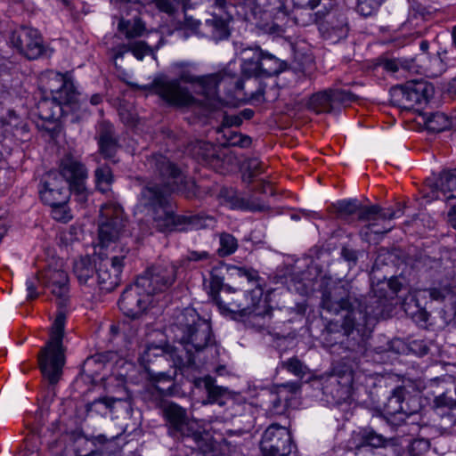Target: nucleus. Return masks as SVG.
<instances>
[{
  "label": "nucleus",
  "mask_w": 456,
  "mask_h": 456,
  "mask_svg": "<svg viewBox=\"0 0 456 456\" xmlns=\"http://www.w3.org/2000/svg\"><path fill=\"white\" fill-rule=\"evenodd\" d=\"M421 73L427 77H436L445 69V65L439 56L428 57L426 62H419Z\"/></svg>",
  "instance_id": "43"
},
{
  "label": "nucleus",
  "mask_w": 456,
  "mask_h": 456,
  "mask_svg": "<svg viewBox=\"0 0 456 456\" xmlns=\"http://www.w3.org/2000/svg\"><path fill=\"white\" fill-rule=\"evenodd\" d=\"M260 65H262L263 77L278 75L284 69V63L280 59L263 50Z\"/></svg>",
  "instance_id": "38"
},
{
  "label": "nucleus",
  "mask_w": 456,
  "mask_h": 456,
  "mask_svg": "<svg viewBox=\"0 0 456 456\" xmlns=\"http://www.w3.org/2000/svg\"><path fill=\"white\" fill-rule=\"evenodd\" d=\"M379 449H382L380 456H403L404 452V447L398 437L387 438Z\"/></svg>",
  "instance_id": "47"
},
{
  "label": "nucleus",
  "mask_w": 456,
  "mask_h": 456,
  "mask_svg": "<svg viewBox=\"0 0 456 456\" xmlns=\"http://www.w3.org/2000/svg\"><path fill=\"white\" fill-rule=\"evenodd\" d=\"M227 269L225 266H215L209 274L208 285L205 280V286L208 289V295L212 297L219 310L224 314H239L241 315L245 311H248L250 304L251 289H248L243 295L244 300H241L242 295L236 294L235 290L229 285L224 283Z\"/></svg>",
  "instance_id": "7"
},
{
  "label": "nucleus",
  "mask_w": 456,
  "mask_h": 456,
  "mask_svg": "<svg viewBox=\"0 0 456 456\" xmlns=\"http://www.w3.org/2000/svg\"><path fill=\"white\" fill-rule=\"evenodd\" d=\"M440 318L446 326L456 327V303L444 304L440 311Z\"/></svg>",
  "instance_id": "52"
},
{
  "label": "nucleus",
  "mask_w": 456,
  "mask_h": 456,
  "mask_svg": "<svg viewBox=\"0 0 456 456\" xmlns=\"http://www.w3.org/2000/svg\"><path fill=\"white\" fill-rule=\"evenodd\" d=\"M297 383H283L268 392L266 411L272 415L283 414L288 408L289 399L297 392Z\"/></svg>",
  "instance_id": "23"
},
{
  "label": "nucleus",
  "mask_w": 456,
  "mask_h": 456,
  "mask_svg": "<svg viewBox=\"0 0 456 456\" xmlns=\"http://www.w3.org/2000/svg\"><path fill=\"white\" fill-rule=\"evenodd\" d=\"M434 406L444 428L456 426V387L453 393L446 391L436 396Z\"/></svg>",
  "instance_id": "24"
},
{
  "label": "nucleus",
  "mask_w": 456,
  "mask_h": 456,
  "mask_svg": "<svg viewBox=\"0 0 456 456\" xmlns=\"http://www.w3.org/2000/svg\"><path fill=\"white\" fill-rule=\"evenodd\" d=\"M176 354H180L179 347L175 346L166 345L162 346H149L147 349L144 351V360L147 362H151L152 357H159L164 360H171L173 362V366L176 368H185V366L181 365L178 362H176Z\"/></svg>",
  "instance_id": "32"
},
{
  "label": "nucleus",
  "mask_w": 456,
  "mask_h": 456,
  "mask_svg": "<svg viewBox=\"0 0 456 456\" xmlns=\"http://www.w3.org/2000/svg\"><path fill=\"white\" fill-rule=\"evenodd\" d=\"M96 187L102 192L110 191V185L113 183V175L111 169L108 166H102L96 168L94 171Z\"/></svg>",
  "instance_id": "44"
},
{
  "label": "nucleus",
  "mask_w": 456,
  "mask_h": 456,
  "mask_svg": "<svg viewBox=\"0 0 456 456\" xmlns=\"http://www.w3.org/2000/svg\"><path fill=\"white\" fill-rule=\"evenodd\" d=\"M426 128L432 133H440L447 129L451 122L448 117L442 112L425 113L423 115Z\"/></svg>",
  "instance_id": "37"
},
{
  "label": "nucleus",
  "mask_w": 456,
  "mask_h": 456,
  "mask_svg": "<svg viewBox=\"0 0 456 456\" xmlns=\"http://www.w3.org/2000/svg\"><path fill=\"white\" fill-rule=\"evenodd\" d=\"M126 220L122 208L112 202L106 203L100 209L98 238L101 250L108 248L110 243L128 236L126 229Z\"/></svg>",
  "instance_id": "9"
},
{
  "label": "nucleus",
  "mask_w": 456,
  "mask_h": 456,
  "mask_svg": "<svg viewBox=\"0 0 456 456\" xmlns=\"http://www.w3.org/2000/svg\"><path fill=\"white\" fill-rule=\"evenodd\" d=\"M49 206L52 208V216L55 220L65 223L71 219L67 203Z\"/></svg>",
  "instance_id": "58"
},
{
  "label": "nucleus",
  "mask_w": 456,
  "mask_h": 456,
  "mask_svg": "<svg viewBox=\"0 0 456 456\" xmlns=\"http://www.w3.org/2000/svg\"><path fill=\"white\" fill-rule=\"evenodd\" d=\"M130 52V44H121V45H117L115 48H113V53H114V58L117 60V59H119V58H123L125 53Z\"/></svg>",
  "instance_id": "64"
},
{
  "label": "nucleus",
  "mask_w": 456,
  "mask_h": 456,
  "mask_svg": "<svg viewBox=\"0 0 456 456\" xmlns=\"http://www.w3.org/2000/svg\"><path fill=\"white\" fill-rule=\"evenodd\" d=\"M405 313L417 322H427L429 314L419 305L416 295H409L403 302Z\"/></svg>",
  "instance_id": "36"
},
{
  "label": "nucleus",
  "mask_w": 456,
  "mask_h": 456,
  "mask_svg": "<svg viewBox=\"0 0 456 456\" xmlns=\"http://www.w3.org/2000/svg\"><path fill=\"white\" fill-rule=\"evenodd\" d=\"M260 449L263 456H294L296 447L287 428L272 424L262 435Z\"/></svg>",
  "instance_id": "14"
},
{
  "label": "nucleus",
  "mask_w": 456,
  "mask_h": 456,
  "mask_svg": "<svg viewBox=\"0 0 456 456\" xmlns=\"http://www.w3.org/2000/svg\"><path fill=\"white\" fill-rule=\"evenodd\" d=\"M130 52L139 61H142L145 55H154L153 50L143 41H137L130 44Z\"/></svg>",
  "instance_id": "54"
},
{
  "label": "nucleus",
  "mask_w": 456,
  "mask_h": 456,
  "mask_svg": "<svg viewBox=\"0 0 456 456\" xmlns=\"http://www.w3.org/2000/svg\"><path fill=\"white\" fill-rule=\"evenodd\" d=\"M293 2L299 8L314 10L320 4L321 0H293Z\"/></svg>",
  "instance_id": "62"
},
{
  "label": "nucleus",
  "mask_w": 456,
  "mask_h": 456,
  "mask_svg": "<svg viewBox=\"0 0 456 456\" xmlns=\"http://www.w3.org/2000/svg\"><path fill=\"white\" fill-rule=\"evenodd\" d=\"M410 456H436L430 449V442L425 438L414 439L409 445Z\"/></svg>",
  "instance_id": "46"
},
{
  "label": "nucleus",
  "mask_w": 456,
  "mask_h": 456,
  "mask_svg": "<svg viewBox=\"0 0 456 456\" xmlns=\"http://www.w3.org/2000/svg\"><path fill=\"white\" fill-rule=\"evenodd\" d=\"M232 270L233 274L255 286L249 292L248 311H245L240 316L247 317L245 322L252 329L256 330L268 329L272 318V308L268 305L266 299L263 298L264 291L258 284L257 272L245 267H233Z\"/></svg>",
  "instance_id": "8"
},
{
  "label": "nucleus",
  "mask_w": 456,
  "mask_h": 456,
  "mask_svg": "<svg viewBox=\"0 0 456 456\" xmlns=\"http://www.w3.org/2000/svg\"><path fill=\"white\" fill-rule=\"evenodd\" d=\"M116 248L117 246L112 248L110 252L100 250L98 254L96 262L97 286L102 291H112L120 282L126 253L117 255Z\"/></svg>",
  "instance_id": "11"
},
{
  "label": "nucleus",
  "mask_w": 456,
  "mask_h": 456,
  "mask_svg": "<svg viewBox=\"0 0 456 456\" xmlns=\"http://www.w3.org/2000/svg\"><path fill=\"white\" fill-rule=\"evenodd\" d=\"M330 91L335 110L340 106H346L357 100V96L350 91L332 88H330Z\"/></svg>",
  "instance_id": "48"
},
{
  "label": "nucleus",
  "mask_w": 456,
  "mask_h": 456,
  "mask_svg": "<svg viewBox=\"0 0 456 456\" xmlns=\"http://www.w3.org/2000/svg\"><path fill=\"white\" fill-rule=\"evenodd\" d=\"M232 208L238 209H248V210H262L263 208L258 204L250 203L248 200L235 197L232 201Z\"/></svg>",
  "instance_id": "59"
},
{
  "label": "nucleus",
  "mask_w": 456,
  "mask_h": 456,
  "mask_svg": "<svg viewBox=\"0 0 456 456\" xmlns=\"http://www.w3.org/2000/svg\"><path fill=\"white\" fill-rule=\"evenodd\" d=\"M120 401L113 397H102L94 400L88 407V411L92 412L107 415L108 412L112 411L113 404Z\"/></svg>",
  "instance_id": "49"
},
{
  "label": "nucleus",
  "mask_w": 456,
  "mask_h": 456,
  "mask_svg": "<svg viewBox=\"0 0 456 456\" xmlns=\"http://www.w3.org/2000/svg\"><path fill=\"white\" fill-rule=\"evenodd\" d=\"M40 85L44 92H49L52 96H63L65 101L70 102H86L78 99L73 82L67 74L48 70L41 75Z\"/></svg>",
  "instance_id": "18"
},
{
  "label": "nucleus",
  "mask_w": 456,
  "mask_h": 456,
  "mask_svg": "<svg viewBox=\"0 0 456 456\" xmlns=\"http://www.w3.org/2000/svg\"><path fill=\"white\" fill-rule=\"evenodd\" d=\"M71 192L56 172L47 174L39 188L40 198L47 205L67 203Z\"/></svg>",
  "instance_id": "20"
},
{
  "label": "nucleus",
  "mask_w": 456,
  "mask_h": 456,
  "mask_svg": "<svg viewBox=\"0 0 456 456\" xmlns=\"http://www.w3.org/2000/svg\"><path fill=\"white\" fill-rule=\"evenodd\" d=\"M238 248V240L231 233L222 232L219 235V248L217 254L219 256H227L233 254Z\"/></svg>",
  "instance_id": "45"
},
{
  "label": "nucleus",
  "mask_w": 456,
  "mask_h": 456,
  "mask_svg": "<svg viewBox=\"0 0 456 456\" xmlns=\"http://www.w3.org/2000/svg\"><path fill=\"white\" fill-rule=\"evenodd\" d=\"M334 207L340 216L358 214V219L369 222L367 227L375 234L387 233L392 230L391 225L379 228V224L374 222V217L379 215V205L363 206L358 200L349 199L337 201Z\"/></svg>",
  "instance_id": "17"
},
{
  "label": "nucleus",
  "mask_w": 456,
  "mask_h": 456,
  "mask_svg": "<svg viewBox=\"0 0 456 456\" xmlns=\"http://www.w3.org/2000/svg\"><path fill=\"white\" fill-rule=\"evenodd\" d=\"M242 124V120L239 114L235 115H224L223 119V125L228 127L240 126Z\"/></svg>",
  "instance_id": "61"
},
{
  "label": "nucleus",
  "mask_w": 456,
  "mask_h": 456,
  "mask_svg": "<svg viewBox=\"0 0 456 456\" xmlns=\"http://www.w3.org/2000/svg\"><path fill=\"white\" fill-rule=\"evenodd\" d=\"M172 330L179 344L176 362L187 368L195 364L197 353L215 345L210 323L192 308H186L177 315Z\"/></svg>",
  "instance_id": "5"
},
{
  "label": "nucleus",
  "mask_w": 456,
  "mask_h": 456,
  "mask_svg": "<svg viewBox=\"0 0 456 456\" xmlns=\"http://www.w3.org/2000/svg\"><path fill=\"white\" fill-rule=\"evenodd\" d=\"M175 375V370L173 374L167 372L151 373V379L156 382L155 387L161 395H169L172 394L173 388V377Z\"/></svg>",
  "instance_id": "40"
},
{
  "label": "nucleus",
  "mask_w": 456,
  "mask_h": 456,
  "mask_svg": "<svg viewBox=\"0 0 456 456\" xmlns=\"http://www.w3.org/2000/svg\"><path fill=\"white\" fill-rule=\"evenodd\" d=\"M387 437L378 433L370 427L359 428L353 434V444L356 449L370 447L371 449H379Z\"/></svg>",
  "instance_id": "29"
},
{
  "label": "nucleus",
  "mask_w": 456,
  "mask_h": 456,
  "mask_svg": "<svg viewBox=\"0 0 456 456\" xmlns=\"http://www.w3.org/2000/svg\"><path fill=\"white\" fill-rule=\"evenodd\" d=\"M357 373L352 366L342 362L335 367L333 374L323 387V392L330 395L336 403H342L353 399Z\"/></svg>",
  "instance_id": "13"
},
{
  "label": "nucleus",
  "mask_w": 456,
  "mask_h": 456,
  "mask_svg": "<svg viewBox=\"0 0 456 456\" xmlns=\"http://www.w3.org/2000/svg\"><path fill=\"white\" fill-rule=\"evenodd\" d=\"M86 102L65 101L63 96L45 97L37 103L38 116L46 121L70 116L71 122L79 121L86 114Z\"/></svg>",
  "instance_id": "10"
},
{
  "label": "nucleus",
  "mask_w": 456,
  "mask_h": 456,
  "mask_svg": "<svg viewBox=\"0 0 456 456\" xmlns=\"http://www.w3.org/2000/svg\"><path fill=\"white\" fill-rule=\"evenodd\" d=\"M65 322L66 314L60 311L52 325L50 339L38 354L43 379L49 386H55L62 376L65 364V348L62 344Z\"/></svg>",
  "instance_id": "6"
},
{
  "label": "nucleus",
  "mask_w": 456,
  "mask_h": 456,
  "mask_svg": "<svg viewBox=\"0 0 456 456\" xmlns=\"http://www.w3.org/2000/svg\"><path fill=\"white\" fill-rule=\"evenodd\" d=\"M403 214V206L398 204L395 210L392 208H382L379 206V215L374 217V222L379 224V228H382L384 225H393L391 221L395 218L402 216Z\"/></svg>",
  "instance_id": "41"
},
{
  "label": "nucleus",
  "mask_w": 456,
  "mask_h": 456,
  "mask_svg": "<svg viewBox=\"0 0 456 456\" xmlns=\"http://www.w3.org/2000/svg\"><path fill=\"white\" fill-rule=\"evenodd\" d=\"M346 8H331L327 12L319 11L312 15L311 20L319 25L320 31L328 38L340 39L347 36L349 28Z\"/></svg>",
  "instance_id": "16"
},
{
  "label": "nucleus",
  "mask_w": 456,
  "mask_h": 456,
  "mask_svg": "<svg viewBox=\"0 0 456 456\" xmlns=\"http://www.w3.org/2000/svg\"><path fill=\"white\" fill-rule=\"evenodd\" d=\"M38 285H42V275L41 273L36 275H33L32 277L28 278L26 281V287H27V298L28 299H35L38 297V292L37 291V289Z\"/></svg>",
  "instance_id": "57"
},
{
  "label": "nucleus",
  "mask_w": 456,
  "mask_h": 456,
  "mask_svg": "<svg viewBox=\"0 0 456 456\" xmlns=\"http://www.w3.org/2000/svg\"><path fill=\"white\" fill-rule=\"evenodd\" d=\"M425 183L434 198L444 200L456 199V168L444 170L438 175L433 174Z\"/></svg>",
  "instance_id": "21"
},
{
  "label": "nucleus",
  "mask_w": 456,
  "mask_h": 456,
  "mask_svg": "<svg viewBox=\"0 0 456 456\" xmlns=\"http://www.w3.org/2000/svg\"><path fill=\"white\" fill-rule=\"evenodd\" d=\"M200 382L208 393V403L224 406L226 404L227 400L232 399L229 390L216 385V380L212 377L206 376Z\"/></svg>",
  "instance_id": "31"
},
{
  "label": "nucleus",
  "mask_w": 456,
  "mask_h": 456,
  "mask_svg": "<svg viewBox=\"0 0 456 456\" xmlns=\"http://www.w3.org/2000/svg\"><path fill=\"white\" fill-rule=\"evenodd\" d=\"M42 286L56 297L58 305L64 306L68 301L69 277L65 271L48 268L41 273Z\"/></svg>",
  "instance_id": "22"
},
{
  "label": "nucleus",
  "mask_w": 456,
  "mask_h": 456,
  "mask_svg": "<svg viewBox=\"0 0 456 456\" xmlns=\"http://www.w3.org/2000/svg\"><path fill=\"white\" fill-rule=\"evenodd\" d=\"M423 293L432 301L444 304L456 303V290L451 284H438L423 290Z\"/></svg>",
  "instance_id": "34"
},
{
  "label": "nucleus",
  "mask_w": 456,
  "mask_h": 456,
  "mask_svg": "<svg viewBox=\"0 0 456 456\" xmlns=\"http://www.w3.org/2000/svg\"><path fill=\"white\" fill-rule=\"evenodd\" d=\"M153 2L158 10L168 15H173L177 12L181 0H153Z\"/></svg>",
  "instance_id": "55"
},
{
  "label": "nucleus",
  "mask_w": 456,
  "mask_h": 456,
  "mask_svg": "<svg viewBox=\"0 0 456 456\" xmlns=\"http://www.w3.org/2000/svg\"><path fill=\"white\" fill-rule=\"evenodd\" d=\"M307 106L317 114L335 111L330 88L314 94Z\"/></svg>",
  "instance_id": "33"
},
{
  "label": "nucleus",
  "mask_w": 456,
  "mask_h": 456,
  "mask_svg": "<svg viewBox=\"0 0 456 456\" xmlns=\"http://www.w3.org/2000/svg\"><path fill=\"white\" fill-rule=\"evenodd\" d=\"M403 394H404L403 388H395L386 404V411L389 416L388 422L393 426L400 427V423L397 421L400 410H402Z\"/></svg>",
  "instance_id": "35"
},
{
  "label": "nucleus",
  "mask_w": 456,
  "mask_h": 456,
  "mask_svg": "<svg viewBox=\"0 0 456 456\" xmlns=\"http://www.w3.org/2000/svg\"><path fill=\"white\" fill-rule=\"evenodd\" d=\"M283 368L295 376L302 378L306 371V367L297 358H289L282 362Z\"/></svg>",
  "instance_id": "53"
},
{
  "label": "nucleus",
  "mask_w": 456,
  "mask_h": 456,
  "mask_svg": "<svg viewBox=\"0 0 456 456\" xmlns=\"http://www.w3.org/2000/svg\"><path fill=\"white\" fill-rule=\"evenodd\" d=\"M97 265L93 264L89 257H81L74 263L73 272L81 284L90 287L97 285Z\"/></svg>",
  "instance_id": "30"
},
{
  "label": "nucleus",
  "mask_w": 456,
  "mask_h": 456,
  "mask_svg": "<svg viewBox=\"0 0 456 456\" xmlns=\"http://www.w3.org/2000/svg\"><path fill=\"white\" fill-rule=\"evenodd\" d=\"M263 163L256 158L248 159L246 162V171L243 179L251 183L253 178L263 172Z\"/></svg>",
  "instance_id": "50"
},
{
  "label": "nucleus",
  "mask_w": 456,
  "mask_h": 456,
  "mask_svg": "<svg viewBox=\"0 0 456 456\" xmlns=\"http://www.w3.org/2000/svg\"><path fill=\"white\" fill-rule=\"evenodd\" d=\"M384 0H358L357 12L368 17L372 15L380 6Z\"/></svg>",
  "instance_id": "51"
},
{
  "label": "nucleus",
  "mask_w": 456,
  "mask_h": 456,
  "mask_svg": "<svg viewBox=\"0 0 456 456\" xmlns=\"http://www.w3.org/2000/svg\"><path fill=\"white\" fill-rule=\"evenodd\" d=\"M57 174L62 181L67 183L70 191L77 195L78 201L86 200L87 170L84 164L74 157L67 155L61 159Z\"/></svg>",
  "instance_id": "15"
},
{
  "label": "nucleus",
  "mask_w": 456,
  "mask_h": 456,
  "mask_svg": "<svg viewBox=\"0 0 456 456\" xmlns=\"http://www.w3.org/2000/svg\"><path fill=\"white\" fill-rule=\"evenodd\" d=\"M98 145L100 153L105 159L114 158L118 148L113 126L107 122H102L98 129Z\"/></svg>",
  "instance_id": "27"
},
{
  "label": "nucleus",
  "mask_w": 456,
  "mask_h": 456,
  "mask_svg": "<svg viewBox=\"0 0 456 456\" xmlns=\"http://www.w3.org/2000/svg\"><path fill=\"white\" fill-rule=\"evenodd\" d=\"M154 180L144 185L141 191L138 206L151 216L153 225L160 232H185L199 230L210 225L213 218L199 215H175L171 191H179L190 197L195 183L168 159L161 154H153L147 160Z\"/></svg>",
  "instance_id": "1"
},
{
  "label": "nucleus",
  "mask_w": 456,
  "mask_h": 456,
  "mask_svg": "<svg viewBox=\"0 0 456 456\" xmlns=\"http://www.w3.org/2000/svg\"><path fill=\"white\" fill-rule=\"evenodd\" d=\"M210 258V254L208 251H189L183 258V262H200L207 261Z\"/></svg>",
  "instance_id": "60"
},
{
  "label": "nucleus",
  "mask_w": 456,
  "mask_h": 456,
  "mask_svg": "<svg viewBox=\"0 0 456 456\" xmlns=\"http://www.w3.org/2000/svg\"><path fill=\"white\" fill-rule=\"evenodd\" d=\"M241 56L242 73L248 77H262V65H260L262 49L257 45L243 48Z\"/></svg>",
  "instance_id": "28"
},
{
  "label": "nucleus",
  "mask_w": 456,
  "mask_h": 456,
  "mask_svg": "<svg viewBox=\"0 0 456 456\" xmlns=\"http://www.w3.org/2000/svg\"><path fill=\"white\" fill-rule=\"evenodd\" d=\"M164 415L170 425L173 433L183 436H190L191 430L189 428V420L186 411L176 403H168L164 408Z\"/></svg>",
  "instance_id": "25"
},
{
  "label": "nucleus",
  "mask_w": 456,
  "mask_h": 456,
  "mask_svg": "<svg viewBox=\"0 0 456 456\" xmlns=\"http://www.w3.org/2000/svg\"><path fill=\"white\" fill-rule=\"evenodd\" d=\"M411 348L419 355H425L428 353V346L424 341L415 340L411 343Z\"/></svg>",
  "instance_id": "63"
},
{
  "label": "nucleus",
  "mask_w": 456,
  "mask_h": 456,
  "mask_svg": "<svg viewBox=\"0 0 456 456\" xmlns=\"http://www.w3.org/2000/svg\"><path fill=\"white\" fill-rule=\"evenodd\" d=\"M357 289L348 281H339L325 289L322 306L327 312L338 314L346 312L341 327L346 337L340 346L354 354L353 358L363 354L366 339L380 318H387L391 310L384 293H370L358 297Z\"/></svg>",
  "instance_id": "2"
},
{
  "label": "nucleus",
  "mask_w": 456,
  "mask_h": 456,
  "mask_svg": "<svg viewBox=\"0 0 456 456\" xmlns=\"http://www.w3.org/2000/svg\"><path fill=\"white\" fill-rule=\"evenodd\" d=\"M118 28L127 39L139 37L145 30V27L140 20H134L133 21L121 20L118 22Z\"/></svg>",
  "instance_id": "39"
},
{
  "label": "nucleus",
  "mask_w": 456,
  "mask_h": 456,
  "mask_svg": "<svg viewBox=\"0 0 456 456\" xmlns=\"http://www.w3.org/2000/svg\"><path fill=\"white\" fill-rule=\"evenodd\" d=\"M230 15H227V18H224L221 15L220 17H217V14H216L212 20H208L217 30L221 38L227 37L229 36L228 20H230Z\"/></svg>",
  "instance_id": "56"
},
{
  "label": "nucleus",
  "mask_w": 456,
  "mask_h": 456,
  "mask_svg": "<svg viewBox=\"0 0 456 456\" xmlns=\"http://www.w3.org/2000/svg\"><path fill=\"white\" fill-rule=\"evenodd\" d=\"M390 94L395 105L411 110L417 105L427 103L434 94V87L424 80H411L394 86Z\"/></svg>",
  "instance_id": "12"
},
{
  "label": "nucleus",
  "mask_w": 456,
  "mask_h": 456,
  "mask_svg": "<svg viewBox=\"0 0 456 456\" xmlns=\"http://www.w3.org/2000/svg\"><path fill=\"white\" fill-rule=\"evenodd\" d=\"M176 77L169 78L166 76L156 77L151 83V89L166 103L175 107H194L199 105V101L192 95L188 87L182 83L197 86L199 93L205 97L207 107L211 110H218L226 105L217 92L220 83L232 79L234 76L226 70H221L204 76H197L194 73L195 65L188 62H177L174 65Z\"/></svg>",
  "instance_id": "3"
},
{
  "label": "nucleus",
  "mask_w": 456,
  "mask_h": 456,
  "mask_svg": "<svg viewBox=\"0 0 456 456\" xmlns=\"http://www.w3.org/2000/svg\"><path fill=\"white\" fill-rule=\"evenodd\" d=\"M176 278L172 264L156 265L147 268L133 284L123 291L118 306L131 319H137L157 302L159 295L167 290Z\"/></svg>",
  "instance_id": "4"
},
{
  "label": "nucleus",
  "mask_w": 456,
  "mask_h": 456,
  "mask_svg": "<svg viewBox=\"0 0 456 456\" xmlns=\"http://www.w3.org/2000/svg\"><path fill=\"white\" fill-rule=\"evenodd\" d=\"M420 404L419 399L415 396L404 397L403 394L402 410H400L398 421L400 426H411L408 431L417 430L419 422L421 419L420 414Z\"/></svg>",
  "instance_id": "26"
},
{
  "label": "nucleus",
  "mask_w": 456,
  "mask_h": 456,
  "mask_svg": "<svg viewBox=\"0 0 456 456\" xmlns=\"http://www.w3.org/2000/svg\"><path fill=\"white\" fill-rule=\"evenodd\" d=\"M12 45L29 60L37 59L45 50L39 32L31 28L22 27L11 37Z\"/></svg>",
  "instance_id": "19"
},
{
  "label": "nucleus",
  "mask_w": 456,
  "mask_h": 456,
  "mask_svg": "<svg viewBox=\"0 0 456 456\" xmlns=\"http://www.w3.org/2000/svg\"><path fill=\"white\" fill-rule=\"evenodd\" d=\"M199 149L198 154L201 156L202 159L212 167H216L221 160L220 154L217 153L216 147L206 142H199L197 143Z\"/></svg>",
  "instance_id": "42"
}]
</instances>
